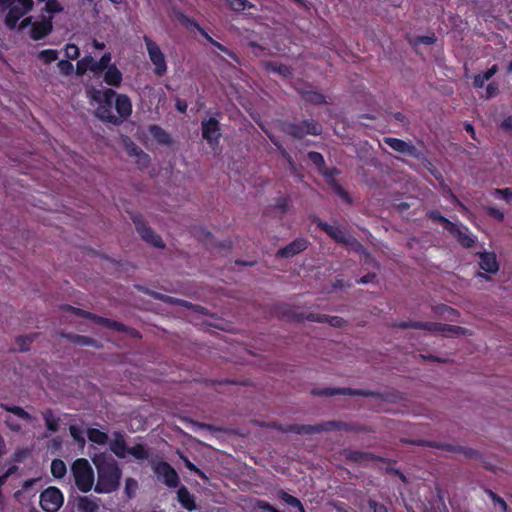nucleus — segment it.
<instances>
[{
  "label": "nucleus",
  "instance_id": "27",
  "mask_svg": "<svg viewBox=\"0 0 512 512\" xmlns=\"http://www.w3.org/2000/svg\"><path fill=\"white\" fill-rule=\"evenodd\" d=\"M104 72L103 80L107 85L113 87H119L121 85L123 75L115 64H111Z\"/></svg>",
  "mask_w": 512,
  "mask_h": 512
},
{
  "label": "nucleus",
  "instance_id": "10",
  "mask_svg": "<svg viewBox=\"0 0 512 512\" xmlns=\"http://www.w3.org/2000/svg\"><path fill=\"white\" fill-rule=\"evenodd\" d=\"M64 503V495L62 491L50 486L43 490L40 494V506L46 512H57Z\"/></svg>",
  "mask_w": 512,
  "mask_h": 512
},
{
  "label": "nucleus",
  "instance_id": "19",
  "mask_svg": "<svg viewBox=\"0 0 512 512\" xmlns=\"http://www.w3.org/2000/svg\"><path fill=\"white\" fill-rule=\"evenodd\" d=\"M128 446L121 431H115L113 433V439L109 443L110 451L119 459H125L127 457Z\"/></svg>",
  "mask_w": 512,
  "mask_h": 512
},
{
  "label": "nucleus",
  "instance_id": "7",
  "mask_svg": "<svg viewBox=\"0 0 512 512\" xmlns=\"http://www.w3.org/2000/svg\"><path fill=\"white\" fill-rule=\"evenodd\" d=\"M310 393L313 396L318 397H331L335 395H347V396H362V397H373L377 398L380 396L378 391L369 389H354V388H339V387H325V388H312Z\"/></svg>",
  "mask_w": 512,
  "mask_h": 512
},
{
  "label": "nucleus",
  "instance_id": "13",
  "mask_svg": "<svg viewBox=\"0 0 512 512\" xmlns=\"http://www.w3.org/2000/svg\"><path fill=\"white\" fill-rule=\"evenodd\" d=\"M202 137L207 141L210 147L214 148L219 145L221 138L220 123L215 117L204 119L201 122Z\"/></svg>",
  "mask_w": 512,
  "mask_h": 512
},
{
  "label": "nucleus",
  "instance_id": "35",
  "mask_svg": "<svg viewBox=\"0 0 512 512\" xmlns=\"http://www.w3.org/2000/svg\"><path fill=\"white\" fill-rule=\"evenodd\" d=\"M426 216L428 219L440 223L447 231L449 228H453V222L443 216L440 211L436 209L427 211Z\"/></svg>",
  "mask_w": 512,
  "mask_h": 512
},
{
  "label": "nucleus",
  "instance_id": "29",
  "mask_svg": "<svg viewBox=\"0 0 512 512\" xmlns=\"http://www.w3.org/2000/svg\"><path fill=\"white\" fill-rule=\"evenodd\" d=\"M65 337L73 344L79 345V346H92L95 348H100L102 345L100 342L92 337L84 336V335H78L69 333L66 334Z\"/></svg>",
  "mask_w": 512,
  "mask_h": 512
},
{
  "label": "nucleus",
  "instance_id": "53",
  "mask_svg": "<svg viewBox=\"0 0 512 512\" xmlns=\"http://www.w3.org/2000/svg\"><path fill=\"white\" fill-rule=\"evenodd\" d=\"M71 437L79 444H84L85 439L83 437V431L77 425H70L69 427Z\"/></svg>",
  "mask_w": 512,
  "mask_h": 512
},
{
  "label": "nucleus",
  "instance_id": "51",
  "mask_svg": "<svg viewBox=\"0 0 512 512\" xmlns=\"http://www.w3.org/2000/svg\"><path fill=\"white\" fill-rule=\"evenodd\" d=\"M270 140L277 147V149L280 152L281 156L289 163V165L291 167H294V160H293V158L288 153V151L282 146V144L278 140H276V139H274L272 137H270Z\"/></svg>",
  "mask_w": 512,
  "mask_h": 512
},
{
  "label": "nucleus",
  "instance_id": "32",
  "mask_svg": "<svg viewBox=\"0 0 512 512\" xmlns=\"http://www.w3.org/2000/svg\"><path fill=\"white\" fill-rule=\"evenodd\" d=\"M87 437L90 442L98 445H105L109 440L108 434L106 432L92 427L87 429Z\"/></svg>",
  "mask_w": 512,
  "mask_h": 512
},
{
  "label": "nucleus",
  "instance_id": "63",
  "mask_svg": "<svg viewBox=\"0 0 512 512\" xmlns=\"http://www.w3.org/2000/svg\"><path fill=\"white\" fill-rule=\"evenodd\" d=\"M487 80L483 78L481 74H476L473 78V86L476 89H480L484 87V84Z\"/></svg>",
  "mask_w": 512,
  "mask_h": 512
},
{
  "label": "nucleus",
  "instance_id": "23",
  "mask_svg": "<svg viewBox=\"0 0 512 512\" xmlns=\"http://www.w3.org/2000/svg\"><path fill=\"white\" fill-rule=\"evenodd\" d=\"M281 130L285 134L296 138V139H302L306 136L305 128L303 121L299 123L291 122V121H284L281 124Z\"/></svg>",
  "mask_w": 512,
  "mask_h": 512
},
{
  "label": "nucleus",
  "instance_id": "18",
  "mask_svg": "<svg viewBox=\"0 0 512 512\" xmlns=\"http://www.w3.org/2000/svg\"><path fill=\"white\" fill-rule=\"evenodd\" d=\"M345 458L354 463H363L366 461H377L382 463H395L394 461H390L382 456L375 455L371 452L359 451L348 449L344 451Z\"/></svg>",
  "mask_w": 512,
  "mask_h": 512
},
{
  "label": "nucleus",
  "instance_id": "2",
  "mask_svg": "<svg viewBox=\"0 0 512 512\" xmlns=\"http://www.w3.org/2000/svg\"><path fill=\"white\" fill-rule=\"evenodd\" d=\"M93 463L97 469V482L94 491L99 494L115 492L120 487L122 470L115 460L94 458Z\"/></svg>",
  "mask_w": 512,
  "mask_h": 512
},
{
  "label": "nucleus",
  "instance_id": "3",
  "mask_svg": "<svg viewBox=\"0 0 512 512\" xmlns=\"http://www.w3.org/2000/svg\"><path fill=\"white\" fill-rule=\"evenodd\" d=\"M313 223L316 224V226L318 228H320L322 231H324L336 243L350 246L357 253L363 254L367 258H370L369 252L362 245V243L360 241H358L355 237L350 235L346 230L342 229L340 226L330 225L327 222H324L319 217H315L313 219Z\"/></svg>",
  "mask_w": 512,
  "mask_h": 512
},
{
  "label": "nucleus",
  "instance_id": "5",
  "mask_svg": "<svg viewBox=\"0 0 512 512\" xmlns=\"http://www.w3.org/2000/svg\"><path fill=\"white\" fill-rule=\"evenodd\" d=\"M62 308L66 312H70L71 314H73L77 317L87 318V319L95 322L96 324L106 327L108 329H111V330H114L117 332L129 333V334L134 335L135 330L127 327L126 325H124L121 322H118V321H115V320H112V319H109L106 317L99 316L92 312H89V311H86V310H83L81 308H77V307H74L71 305H64Z\"/></svg>",
  "mask_w": 512,
  "mask_h": 512
},
{
  "label": "nucleus",
  "instance_id": "52",
  "mask_svg": "<svg viewBox=\"0 0 512 512\" xmlns=\"http://www.w3.org/2000/svg\"><path fill=\"white\" fill-rule=\"evenodd\" d=\"M65 56L69 60H76L80 56V49L77 45L73 43H68L65 46Z\"/></svg>",
  "mask_w": 512,
  "mask_h": 512
},
{
  "label": "nucleus",
  "instance_id": "6",
  "mask_svg": "<svg viewBox=\"0 0 512 512\" xmlns=\"http://www.w3.org/2000/svg\"><path fill=\"white\" fill-rule=\"evenodd\" d=\"M71 471L77 488L83 493L89 492L93 487L94 472L88 460L76 459L71 466Z\"/></svg>",
  "mask_w": 512,
  "mask_h": 512
},
{
  "label": "nucleus",
  "instance_id": "62",
  "mask_svg": "<svg viewBox=\"0 0 512 512\" xmlns=\"http://www.w3.org/2000/svg\"><path fill=\"white\" fill-rule=\"evenodd\" d=\"M498 72V66L496 64L492 65L490 68H488L484 73L481 75L484 79L489 81L496 73Z\"/></svg>",
  "mask_w": 512,
  "mask_h": 512
},
{
  "label": "nucleus",
  "instance_id": "36",
  "mask_svg": "<svg viewBox=\"0 0 512 512\" xmlns=\"http://www.w3.org/2000/svg\"><path fill=\"white\" fill-rule=\"evenodd\" d=\"M150 134L161 144H168L170 142V135L159 125L152 124L149 126Z\"/></svg>",
  "mask_w": 512,
  "mask_h": 512
},
{
  "label": "nucleus",
  "instance_id": "40",
  "mask_svg": "<svg viewBox=\"0 0 512 512\" xmlns=\"http://www.w3.org/2000/svg\"><path fill=\"white\" fill-rule=\"evenodd\" d=\"M201 34L202 36L210 43L212 44L216 49H218L219 51L225 53L228 57L236 60L237 56L236 54L231 51L230 49H228L226 46H224L223 44H221L220 42L214 40L206 31L204 30H201Z\"/></svg>",
  "mask_w": 512,
  "mask_h": 512
},
{
  "label": "nucleus",
  "instance_id": "50",
  "mask_svg": "<svg viewBox=\"0 0 512 512\" xmlns=\"http://www.w3.org/2000/svg\"><path fill=\"white\" fill-rule=\"evenodd\" d=\"M33 341V335L30 336H19L16 338V345L19 351H28L30 348V344Z\"/></svg>",
  "mask_w": 512,
  "mask_h": 512
},
{
  "label": "nucleus",
  "instance_id": "33",
  "mask_svg": "<svg viewBox=\"0 0 512 512\" xmlns=\"http://www.w3.org/2000/svg\"><path fill=\"white\" fill-rule=\"evenodd\" d=\"M277 496L279 499H281L283 502H285L286 504L292 506V507H295L297 508L300 512H305V509H304V506L302 504V502L290 495L289 493H287L286 491L280 489L278 492H277Z\"/></svg>",
  "mask_w": 512,
  "mask_h": 512
},
{
  "label": "nucleus",
  "instance_id": "1",
  "mask_svg": "<svg viewBox=\"0 0 512 512\" xmlns=\"http://www.w3.org/2000/svg\"><path fill=\"white\" fill-rule=\"evenodd\" d=\"M272 427L284 432V433H295L298 435H311L318 434L321 432L330 431H345V432H364L365 429L358 424L343 422V421H323L315 425L309 424H288L282 425L273 423Z\"/></svg>",
  "mask_w": 512,
  "mask_h": 512
},
{
  "label": "nucleus",
  "instance_id": "46",
  "mask_svg": "<svg viewBox=\"0 0 512 512\" xmlns=\"http://www.w3.org/2000/svg\"><path fill=\"white\" fill-rule=\"evenodd\" d=\"M38 58L45 64H50L58 59V51L55 49L41 50L38 54Z\"/></svg>",
  "mask_w": 512,
  "mask_h": 512
},
{
  "label": "nucleus",
  "instance_id": "24",
  "mask_svg": "<svg viewBox=\"0 0 512 512\" xmlns=\"http://www.w3.org/2000/svg\"><path fill=\"white\" fill-rule=\"evenodd\" d=\"M177 499L180 505L188 511L197 509L195 497L190 493L186 486H181L177 491Z\"/></svg>",
  "mask_w": 512,
  "mask_h": 512
},
{
  "label": "nucleus",
  "instance_id": "38",
  "mask_svg": "<svg viewBox=\"0 0 512 512\" xmlns=\"http://www.w3.org/2000/svg\"><path fill=\"white\" fill-rule=\"evenodd\" d=\"M0 407L27 422L31 421L32 419V416L20 406L1 403Z\"/></svg>",
  "mask_w": 512,
  "mask_h": 512
},
{
  "label": "nucleus",
  "instance_id": "45",
  "mask_svg": "<svg viewBox=\"0 0 512 512\" xmlns=\"http://www.w3.org/2000/svg\"><path fill=\"white\" fill-rule=\"evenodd\" d=\"M231 10L236 12L244 11L247 8H252L254 5L248 0H226Z\"/></svg>",
  "mask_w": 512,
  "mask_h": 512
},
{
  "label": "nucleus",
  "instance_id": "31",
  "mask_svg": "<svg viewBox=\"0 0 512 512\" xmlns=\"http://www.w3.org/2000/svg\"><path fill=\"white\" fill-rule=\"evenodd\" d=\"M291 318L297 322H303L305 320L310 322L325 323L326 315L320 313L310 312L308 314L293 312Z\"/></svg>",
  "mask_w": 512,
  "mask_h": 512
},
{
  "label": "nucleus",
  "instance_id": "25",
  "mask_svg": "<svg viewBox=\"0 0 512 512\" xmlns=\"http://www.w3.org/2000/svg\"><path fill=\"white\" fill-rule=\"evenodd\" d=\"M448 232L463 248H471L475 244V238L465 231H462L455 223H453V228L448 229Z\"/></svg>",
  "mask_w": 512,
  "mask_h": 512
},
{
  "label": "nucleus",
  "instance_id": "59",
  "mask_svg": "<svg viewBox=\"0 0 512 512\" xmlns=\"http://www.w3.org/2000/svg\"><path fill=\"white\" fill-rule=\"evenodd\" d=\"M499 93V86L496 82H491L486 87V99L495 97Z\"/></svg>",
  "mask_w": 512,
  "mask_h": 512
},
{
  "label": "nucleus",
  "instance_id": "54",
  "mask_svg": "<svg viewBox=\"0 0 512 512\" xmlns=\"http://www.w3.org/2000/svg\"><path fill=\"white\" fill-rule=\"evenodd\" d=\"M57 66L59 68V71L65 76L71 75L73 73L74 67L73 64L69 61V59L60 60L57 63Z\"/></svg>",
  "mask_w": 512,
  "mask_h": 512
},
{
  "label": "nucleus",
  "instance_id": "30",
  "mask_svg": "<svg viewBox=\"0 0 512 512\" xmlns=\"http://www.w3.org/2000/svg\"><path fill=\"white\" fill-rule=\"evenodd\" d=\"M111 54L109 52L104 53L98 61L92 58V65H90V71L94 75H98L104 72L111 64Z\"/></svg>",
  "mask_w": 512,
  "mask_h": 512
},
{
  "label": "nucleus",
  "instance_id": "57",
  "mask_svg": "<svg viewBox=\"0 0 512 512\" xmlns=\"http://www.w3.org/2000/svg\"><path fill=\"white\" fill-rule=\"evenodd\" d=\"M332 327L341 328L345 325L346 321L339 316H328L326 315V322Z\"/></svg>",
  "mask_w": 512,
  "mask_h": 512
},
{
  "label": "nucleus",
  "instance_id": "56",
  "mask_svg": "<svg viewBox=\"0 0 512 512\" xmlns=\"http://www.w3.org/2000/svg\"><path fill=\"white\" fill-rule=\"evenodd\" d=\"M485 210H486V213L490 217H492L493 219L497 220L498 222H503L504 221L505 216H504V213L501 210H499V209H497L495 207H487Z\"/></svg>",
  "mask_w": 512,
  "mask_h": 512
},
{
  "label": "nucleus",
  "instance_id": "21",
  "mask_svg": "<svg viewBox=\"0 0 512 512\" xmlns=\"http://www.w3.org/2000/svg\"><path fill=\"white\" fill-rule=\"evenodd\" d=\"M115 109L121 122L129 118L132 113V103L129 97L119 94L115 99Z\"/></svg>",
  "mask_w": 512,
  "mask_h": 512
},
{
  "label": "nucleus",
  "instance_id": "41",
  "mask_svg": "<svg viewBox=\"0 0 512 512\" xmlns=\"http://www.w3.org/2000/svg\"><path fill=\"white\" fill-rule=\"evenodd\" d=\"M67 472L66 464L61 459H53L51 462V473L57 478L61 479L65 476Z\"/></svg>",
  "mask_w": 512,
  "mask_h": 512
},
{
  "label": "nucleus",
  "instance_id": "61",
  "mask_svg": "<svg viewBox=\"0 0 512 512\" xmlns=\"http://www.w3.org/2000/svg\"><path fill=\"white\" fill-rule=\"evenodd\" d=\"M258 507L266 512H281L267 501H259Z\"/></svg>",
  "mask_w": 512,
  "mask_h": 512
},
{
  "label": "nucleus",
  "instance_id": "16",
  "mask_svg": "<svg viewBox=\"0 0 512 512\" xmlns=\"http://www.w3.org/2000/svg\"><path fill=\"white\" fill-rule=\"evenodd\" d=\"M309 246V241L306 238L299 237L294 239L286 246L280 248L276 252L277 258H292L295 255L305 251Z\"/></svg>",
  "mask_w": 512,
  "mask_h": 512
},
{
  "label": "nucleus",
  "instance_id": "47",
  "mask_svg": "<svg viewBox=\"0 0 512 512\" xmlns=\"http://www.w3.org/2000/svg\"><path fill=\"white\" fill-rule=\"evenodd\" d=\"M90 65H92V56L82 58L76 64V74L79 76L84 75L87 70H90Z\"/></svg>",
  "mask_w": 512,
  "mask_h": 512
},
{
  "label": "nucleus",
  "instance_id": "64",
  "mask_svg": "<svg viewBox=\"0 0 512 512\" xmlns=\"http://www.w3.org/2000/svg\"><path fill=\"white\" fill-rule=\"evenodd\" d=\"M500 126L504 131L512 132V116L504 118Z\"/></svg>",
  "mask_w": 512,
  "mask_h": 512
},
{
  "label": "nucleus",
  "instance_id": "28",
  "mask_svg": "<svg viewBox=\"0 0 512 512\" xmlns=\"http://www.w3.org/2000/svg\"><path fill=\"white\" fill-rule=\"evenodd\" d=\"M299 94L303 101L312 105H322L327 103L326 97L318 91L303 89L299 90Z\"/></svg>",
  "mask_w": 512,
  "mask_h": 512
},
{
  "label": "nucleus",
  "instance_id": "39",
  "mask_svg": "<svg viewBox=\"0 0 512 512\" xmlns=\"http://www.w3.org/2000/svg\"><path fill=\"white\" fill-rule=\"evenodd\" d=\"M306 135L319 136L322 134V125L314 119L303 120Z\"/></svg>",
  "mask_w": 512,
  "mask_h": 512
},
{
  "label": "nucleus",
  "instance_id": "14",
  "mask_svg": "<svg viewBox=\"0 0 512 512\" xmlns=\"http://www.w3.org/2000/svg\"><path fill=\"white\" fill-rule=\"evenodd\" d=\"M53 31L52 16H42L41 20L35 21L29 31V37L34 41H39L50 35Z\"/></svg>",
  "mask_w": 512,
  "mask_h": 512
},
{
  "label": "nucleus",
  "instance_id": "58",
  "mask_svg": "<svg viewBox=\"0 0 512 512\" xmlns=\"http://www.w3.org/2000/svg\"><path fill=\"white\" fill-rule=\"evenodd\" d=\"M367 503L373 512H388L387 507L383 503L377 502L373 499H369Z\"/></svg>",
  "mask_w": 512,
  "mask_h": 512
},
{
  "label": "nucleus",
  "instance_id": "8",
  "mask_svg": "<svg viewBox=\"0 0 512 512\" xmlns=\"http://www.w3.org/2000/svg\"><path fill=\"white\" fill-rule=\"evenodd\" d=\"M143 41L145 43L149 59L154 66V74L158 77L164 76L168 69L164 53L159 45L149 36L144 35Z\"/></svg>",
  "mask_w": 512,
  "mask_h": 512
},
{
  "label": "nucleus",
  "instance_id": "34",
  "mask_svg": "<svg viewBox=\"0 0 512 512\" xmlns=\"http://www.w3.org/2000/svg\"><path fill=\"white\" fill-rule=\"evenodd\" d=\"M266 69L282 76L283 78H288L292 75L290 67L282 63L267 62Z\"/></svg>",
  "mask_w": 512,
  "mask_h": 512
},
{
  "label": "nucleus",
  "instance_id": "9",
  "mask_svg": "<svg viewBox=\"0 0 512 512\" xmlns=\"http://www.w3.org/2000/svg\"><path fill=\"white\" fill-rule=\"evenodd\" d=\"M15 2L9 6L8 12L4 18V24L9 30L17 27L18 21L27 13L31 12L34 7L33 0H14Z\"/></svg>",
  "mask_w": 512,
  "mask_h": 512
},
{
  "label": "nucleus",
  "instance_id": "37",
  "mask_svg": "<svg viewBox=\"0 0 512 512\" xmlns=\"http://www.w3.org/2000/svg\"><path fill=\"white\" fill-rule=\"evenodd\" d=\"M127 455L133 456L136 460H146L149 458V451L142 443H137L128 448Z\"/></svg>",
  "mask_w": 512,
  "mask_h": 512
},
{
  "label": "nucleus",
  "instance_id": "60",
  "mask_svg": "<svg viewBox=\"0 0 512 512\" xmlns=\"http://www.w3.org/2000/svg\"><path fill=\"white\" fill-rule=\"evenodd\" d=\"M28 455L29 451L27 449H20L13 454V460L15 462H22Z\"/></svg>",
  "mask_w": 512,
  "mask_h": 512
},
{
  "label": "nucleus",
  "instance_id": "4",
  "mask_svg": "<svg viewBox=\"0 0 512 512\" xmlns=\"http://www.w3.org/2000/svg\"><path fill=\"white\" fill-rule=\"evenodd\" d=\"M393 327L400 329H419L428 332H438L449 335H459L464 331V328L460 326L430 321H399L394 323Z\"/></svg>",
  "mask_w": 512,
  "mask_h": 512
},
{
  "label": "nucleus",
  "instance_id": "55",
  "mask_svg": "<svg viewBox=\"0 0 512 512\" xmlns=\"http://www.w3.org/2000/svg\"><path fill=\"white\" fill-rule=\"evenodd\" d=\"M290 200L288 197H279L275 202V208L281 213H286L289 209Z\"/></svg>",
  "mask_w": 512,
  "mask_h": 512
},
{
  "label": "nucleus",
  "instance_id": "43",
  "mask_svg": "<svg viewBox=\"0 0 512 512\" xmlns=\"http://www.w3.org/2000/svg\"><path fill=\"white\" fill-rule=\"evenodd\" d=\"M119 94L116 93V91H114L113 89L111 88H106L103 92H102V95L101 97L100 96H94V99L102 104H107V105H112L113 106V102L115 101L116 97L118 96Z\"/></svg>",
  "mask_w": 512,
  "mask_h": 512
},
{
  "label": "nucleus",
  "instance_id": "42",
  "mask_svg": "<svg viewBox=\"0 0 512 512\" xmlns=\"http://www.w3.org/2000/svg\"><path fill=\"white\" fill-rule=\"evenodd\" d=\"M45 425L51 432H57L59 429V419L54 417L52 410L48 409L43 414Z\"/></svg>",
  "mask_w": 512,
  "mask_h": 512
},
{
  "label": "nucleus",
  "instance_id": "22",
  "mask_svg": "<svg viewBox=\"0 0 512 512\" xmlns=\"http://www.w3.org/2000/svg\"><path fill=\"white\" fill-rule=\"evenodd\" d=\"M100 499L94 496H79L77 498L78 512H99Z\"/></svg>",
  "mask_w": 512,
  "mask_h": 512
},
{
  "label": "nucleus",
  "instance_id": "17",
  "mask_svg": "<svg viewBox=\"0 0 512 512\" xmlns=\"http://www.w3.org/2000/svg\"><path fill=\"white\" fill-rule=\"evenodd\" d=\"M426 445L431 448H437L448 452H457L461 453L464 456L472 459H477L479 457V452L473 448L461 446V445H453L440 441H430L426 442Z\"/></svg>",
  "mask_w": 512,
  "mask_h": 512
},
{
  "label": "nucleus",
  "instance_id": "11",
  "mask_svg": "<svg viewBox=\"0 0 512 512\" xmlns=\"http://www.w3.org/2000/svg\"><path fill=\"white\" fill-rule=\"evenodd\" d=\"M133 223L135 225L137 233L141 238L156 248H164V242L162 238L156 234L151 227L143 220L141 215L132 216Z\"/></svg>",
  "mask_w": 512,
  "mask_h": 512
},
{
  "label": "nucleus",
  "instance_id": "26",
  "mask_svg": "<svg viewBox=\"0 0 512 512\" xmlns=\"http://www.w3.org/2000/svg\"><path fill=\"white\" fill-rule=\"evenodd\" d=\"M112 107V105L99 103L96 109V116L104 122L119 125L121 124V120L113 114Z\"/></svg>",
  "mask_w": 512,
  "mask_h": 512
},
{
  "label": "nucleus",
  "instance_id": "44",
  "mask_svg": "<svg viewBox=\"0 0 512 512\" xmlns=\"http://www.w3.org/2000/svg\"><path fill=\"white\" fill-rule=\"evenodd\" d=\"M137 489L138 482L136 479L132 477H128L125 479L124 493L128 499H132L135 497Z\"/></svg>",
  "mask_w": 512,
  "mask_h": 512
},
{
  "label": "nucleus",
  "instance_id": "20",
  "mask_svg": "<svg viewBox=\"0 0 512 512\" xmlns=\"http://www.w3.org/2000/svg\"><path fill=\"white\" fill-rule=\"evenodd\" d=\"M479 266L487 272L495 274L499 270V264L494 252H482L479 253Z\"/></svg>",
  "mask_w": 512,
  "mask_h": 512
},
{
  "label": "nucleus",
  "instance_id": "49",
  "mask_svg": "<svg viewBox=\"0 0 512 512\" xmlns=\"http://www.w3.org/2000/svg\"><path fill=\"white\" fill-rule=\"evenodd\" d=\"M308 159L311 161L313 165H315L318 169H322L325 167V160L321 153L316 151L308 152Z\"/></svg>",
  "mask_w": 512,
  "mask_h": 512
},
{
  "label": "nucleus",
  "instance_id": "12",
  "mask_svg": "<svg viewBox=\"0 0 512 512\" xmlns=\"http://www.w3.org/2000/svg\"><path fill=\"white\" fill-rule=\"evenodd\" d=\"M153 471L157 478L169 488H176L180 483V478L175 469L166 461H159L153 466Z\"/></svg>",
  "mask_w": 512,
  "mask_h": 512
},
{
  "label": "nucleus",
  "instance_id": "48",
  "mask_svg": "<svg viewBox=\"0 0 512 512\" xmlns=\"http://www.w3.org/2000/svg\"><path fill=\"white\" fill-rule=\"evenodd\" d=\"M43 11H45L48 14H56L63 11V6L60 4L58 0H47L45 1Z\"/></svg>",
  "mask_w": 512,
  "mask_h": 512
},
{
  "label": "nucleus",
  "instance_id": "15",
  "mask_svg": "<svg viewBox=\"0 0 512 512\" xmlns=\"http://www.w3.org/2000/svg\"><path fill=\"white\" fill-rule=\"evenodd\" d=\"M384 143L388 145L391 149H393L396 152H399L401 154L413 157V158H419L420 157V151L412 144L407 143L406 141L399 139V138H393V137H384L383 139Z\"/></svg>",
  "mask_w": 512,
  "mask_h": 512
}]
</instances>
